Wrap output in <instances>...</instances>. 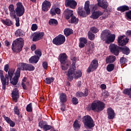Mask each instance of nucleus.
Instances as JSON below:
<instances>
[{"label":"nucleus","instance_id":"1","mask_svg":"<svg viewBox=\"0 0 131 131\" xmlns=\"http://www.w3.org/2000/svg\"><path fill=\"white\" fill-rule=\"evenodd\" d=\"M16 8L11 4L9 6V10L10 11V17H16V14L17 17H21L24 15L25 13V8L22 4V3L18 2L16 4Z\"/></svg>","mask_w":131,"mask_h":131},{"label":"nucleus","instance_id":"2","mask_svg":"<svg viewBox=\"0 0 131 131\" xmlns=\"http://www.w3.org/2000/svg\"><path fill=\"white\" fill-rule=\"evenodd\" d=\"M76 61L74 60L72 63V68H70L68 71L67 74V79L69 81H72L73 79H78L82 76V72L81 70H76L75 65Z\"/></svg>","mask_w":131,"mask_h":131},{"label":"nucleus","instance_id":"3","mask_svg":"<svg viewBox=\"0 0 131 131\" xmlns=\"http://www.w3.org/2000/svg\"><path fill=\"white\" fill-rule=\"evenodd\" d=\"M105 108V104L99 101L95 100L93 101L92 104L88 105L86 109L88 111H94V112H101Z\"/></svg>","mask_w":131,"mask_h":131},{"label":"nucleus","instance_id":"4","mask_svg":"<svg viewBox=\"0 0 131 131\" xmlns=\"http://www.w3.org/2000/svg\"><path fill=\"white\" fill-rule=\"evenodd\" d=\"M17 68L15 74V76L12 80H11V83L13 85H16L18 83V79L20 77L21 70H26L27 71V63L20 62L18 64Z\"/></svg>","mask_w":131,"mask_h":131},{"label":"nucleus","instance_id":"5","mask_svg":"<svg viewBox=\"0 0 131 131\" xmlns=\"http://www.w3.org/2000/svg\"><path fill=\"white\" fill-rule=\"evenodd\" d=\"M24 45V40L22 38H17L12 45L11 49L15 53H19L22 51Z\"/></svg>","mask_w":131,"mask_h":131},{"label":"nucleus","instance_id":"6","mask_svg":"<svg viewBox=\"0 0 131 131\" xmlns=\"http://www.w3.org/2000/svg\"><path fill=\"white\" fill-rule=\"evenodd\" d=\"M14 72H15V69H10L8 71V75H5V77L1 78L2 83L3 84V90H6V85H8L9 84V78L11 80H13L12 78L14 75Z\"/></svg>","mask_w":131,"mask_h":131},{"label":"nucleus","instance_id":"7","mask_svg":"<svg viewBox=\"0 0 131 131\" xmlns=\"http://www.w3.org/2000/svg\"><path fill=\"white\" fill-rule=\"evenodd\" d=\"M59 60L61 64L62 70H67L70 66V61L67 60V55L66 53H61L59 56Z\"/></svg>","mask_w":131,"mask_h":131},{"label":"nucleus","instance_id":"8","mask_svg":"<svg viewBox=\"0 0 131 131\" xmlns=\"http://www.w3.org/2000/svg\"><path fill=\"white\" fill-rule=\"evenodd\" d=\"M84 11L82 10V7L78 8V13L80 16H82V17H86L88 15H90L91 14V9H90V1H86L84 5Z\"/></svg>","mask_w":131,"mask_h":131},{"label":"nucleus","instance_id":"9","mask_svg":"<svg viewBox=\"0 0 131 131\" xmlns=\"http://www.w3.org/2000/svg\"><path fill=\"white\" fill-rule=\"evenodd\" d=\"M64 14L66 16V18L67 20L70 19V17H71V23H74L75 24L78 23V18H76V17L73 15V11L70 10L69 9H67L64 11Z\"/></svg>","mask_w":131,"mask_h":131},{"label":"nucleus","instance_id":"10","mask_svg":"<svg viewBox=\"0 0 131 131\" xmlns=\"http://www.w3.org/2000/svg\"><path fill=\"white\" fill-rule=\"evenodd\" d=\"M83 122L84 124V126L91 128V127H94L95 126V124H94V121L92 117L90 116H85L83 118Z\"/></svg>","mask_w":131,"mask_h":131},{"label":"nucleus","instance_id":"11","mask_svg":"<svg viewBox=\"0 0 131 131\" xmlns=\"http://www.w3.org/2000/svg\"><path fill=\"white\" fill-rule=\"evenodd\" d=\"M65 40H66L65 36L60 34L53 39V42L56 46H61L65 42Z\"/></svg>","mask_w":131,"mask_h":131},{"label":"nucleus","instance_id":"12","mask_svg":"<svg viewBox=\"0 0 131 131\" xmlns=\"http://www.w3.org/2000/svg\"><path fill=\"white\" fill-rule=\"evenodd\" d=\"M98 61H97V60L96 59H94L92 61L89 67L88 68L87 70V72H88V73H90L93 71H95V70H96V69L98 68Z\"/></svg>","mask_w":131,"mask_h":131},{"label":"nucleus","instance_id":"13","mask_svg":"<svg viewBox=\"0 0 131 131\" xmlns=\"http://www.w3.org/2000/svg\"><path fill=\"white\" fill-rule=\"evenodd\" d=\"M109 48L111 53L116 56H118L119 54V47L114 43H112L110 45Z\"/></svg>","mask_w":131,"mask_h":131},{"label":"nucleus","instance_id":"14","mask_svg":"<svg viewBox=\"0 0 131 131\" xmlns=\"http://www.w3.org/2000/svg\"><path fill=\"white\" fill-rule=\"evenodd\" d=\"M128 42V39L125 36H121L118 38V43L119 46H125Z\"/></svg>","mask_w":131,"mask_h":131},{"label":"nucleus","instance_id":"15","mask_svg":"<svg viewBox=\"0 0 131 131\" xmlns=\"http://www.w3.org/2000/svg\"><path fill=\"white\" fill-rule=\"evenodd\" d=\"M66 7H70L71 9H75L77 6V3L74 0H66Z\"/></svg>","mask_w":131,"mask_h":131},{"label":"nucleus","instance_id":"16","mask_svg":"<svg viewBox=\"0 0 131 131\" xmlns=\"http://www.w3.org/2000/svg\"><path fill=\"white\" fill-rule=\"evenodd\" d=\"M13 101L15 103L18 102L19 99V91L17 89H14L11 93Z\"/></svg>","mask_w":131,"mask_h":131},{"label":"nucleus","instance_id":"17","mask_svg":"<svg viewBox=\"0 0 131 131\" xmlns=\"http://www.w3.org/2000/svg\"><path fill=\"white\" fill-rule=\"evenodd\" d=\"M51 2L45 0L42 4V10L43 12H48L51 8Z\"/></svg>","mask_w":131,"mask_h":131},{"label":"nucleus","instance_id":"18","mask_svg":"<svg viewBox=\"0 0 131 131\" xmlns=\"http://www.w3.org/2000/svg\"><path fill=\"white\" fill-rule=\"evenodd\" d=\"M43 35H45V33L43 32L36 33L33 37V41H37V40L41 39L43 37Z\"/></svg>","mask_w":131,"mask_h":131},{"label":"nucleus","instance_id":"19","mask_svg":"<svg viewBox=\"0 0 131 131\" xmlns=\"http://www.w3.org/2000/svg\"><path fill=\"white\" fill-rule=\"evenodd\" d=\"M104 14L103 12L100 11H94L93 12L91 16V18H92V19H94V20H96L99 18V17H100V16H102Z\"/></svg>","mask_w":131,"mask_h":131},{"label":"nucleus","instance_id":"20","mask_svg":"<svg viewBox=\"0 0 131 131\" xmlns=\"http://www.w3.org/2000/svg\"><path fill=\"white\" fill-rule=\"evenodd\" d=\"M115 34H111L108 37H106L104 41H105L106 43H111V42H113L115 40Z\"/></svg>","mask_w":131,"mask_h":131},{"label":"nucleus","instance_id":"21","mask_svg":"<svg viewBox=\"0 0 131 131\" xmlns=\"http://www.w3.org/2000/svg\"><path fill=\"white\" fill-rule=\"evenodd\" d=\"M107 113L108 115L107 118L108 119H114V118L115 117V113L112 108H108L107 109Z\"/></svg>","mask_w":131,"mask_h":131},{"label":"nucleus","instance_id":"22","mask_svg":"<svg viewBox=\"0 0 131 131\" xmlns=\"http://www.w3.org/2000/svg\"><path fill=\"white\" fill-rule=\"evenodd\" d=\"M111 34V33L109 30H105L101 32V38L102 40L104 41L107 37H108V35Z\"/></svg>","mask_w":131,"mask_h":131},{"label":"nucleus","instance_id":"23","mask_svg":"<svg viewBox=\"0 0 131 131\" xmlns=\"http://www.w3.org/2000/svg\"><path fill=\"white\" fill-rule=\"evenodd\" d=\"M98 5L102 9H107L108 8V2L106 0H102V1H98Z\"/></svg>","mask_w":131,"mask_h":131},{"label":"nucleus","instance_id":"24","mask_svg":"<svg viewBox=\"0 0 131 131\" xmlns=\"http://www.w3.org/2000/svg\"><path fill=\"white\" fill-rule=\"evenodd\" d=\"M50 13L52 16H55L56 14L59 15V14H61V10L58 8H51Z\"/></svg>","mask_w":131,"mask_h":131},{"label":"nucleus","instance_id":"25","mask_svg":"<svg viewBox=\"0 0 131 131\" xmlns=\"http://www.w3.org/2000/svg\"><path fill=\"white\" fill-rule=\"evenodd\" d=\"M59 99L61 103H66V102H67V95H66V94H60L59 96Z\"/></svg>","mask_w":131,"mask_h":131},{"label":"nucleus","instance_id":"26","mask_svg":"<svg viewBox=\"0 0 131 131\" xmlns=\"http://www.w3.org/2000/svg\"><path fill=\"white\" fill-rule=\"evenodd\" d=\"M39 60V57L36 56V55H34L33 56H32L29 60V63H35V64H36L38 62V60Z\"/></svg>","mask_w":131,"mask_h":131},{"label":"nucleus","instance_id":"27","mask_svg":"<svg viewBox=\"0 0 131 131\" xmlns=\"http://www.w3.org/2000/svg\"><path fill=\"white\" fill-rule=\"evenodd\" d=\"M116 59V58L115 56L111 55L106 57L105 61L107 64H110V63H113V62H115Z\"/></svg>","mask_w":131,"mask_h":131},{"label":"nucleus","instance_id":"28","mask_svg":"<svg viewBox=\"0 0 131 131\" xmlns=\"http://www.w3.org/2000/svg\"><path fill=\"white\" fill-rule=\"evenodd\" d=\"M117 10V11H120V12L123 13V12H125V11H128V10H129V8L128 6L124 5L118 7Z\"/></svg>","mask_w":131,"mask_h":131},{"label":"nucleus","instance_id":"29","mask_svg":"<svg viewBox=\"0 0 131 131\" xmlns=\"http://www.w3.org/2000/svg\"><path fill=\"white\" fill-rule=\"evenodd\" d=\"M64 33L66 36H69L70 34L73 33V31L71 29L66 28L64 30Z\"/></svg>","mask_w":131,"mask_h":131},{"label":"nucleus","instance_id":"30","mask_svg":"<svg viewBox=\"0 0 131 131\" xmlns=\"http://www.w3.org/2000/svg\"><path fill=\"white\" fill-rule=\"evenodd\" d=\"M73 127H74L75 130H78L80 128V124L78 120H76L73 123Z\"/></svg>","mask_w":131,"mask_h":131},{"label":"nucleus","instance_id":"31","mask_svg":"<svg viewBox=\"0 0 131 131\" xmlns=\"http://www.w3.org/2000/svg\"><path fill=\"white\" fill-rule=\"evenodd\" d=\"M121 50L123 54L125 55H128V54H129V49L126 47L121 48Z\"/></svg>","mask_w":131,"mask_h":131},{"label":"nucleus","instance_id":"32","mask_svg":"<svg viewBox=\"0 0 131 131\" xmlns=\"http://www.w3.org/2000/svg\"><path fill=\"white\" fill-rule=\"evenodd\" d=\"M1 21L3 24H5V25H7V26H11V25H12V21L9 19L6 20L2 19Z\"/></svg>","mask_w":131,"mask_h":131},{"label":"nucleus","instance_id":"33","mask_svg":"<svg viewBox=\"0 0 131 131\" xmlns=\"http://www.w3.org/2000/svg\"><path fill=\"white\" fill-rule=\"evenodd\" d=\"M54 80H55V78H54V77L46 78L45 80V82L47 84H51V83H52Z\"/></svg>","mask_w":131,"mask_h":131},{"label":"nucleus","instance_id":"34","mask_svg":"<svg viewBox=\"0 0 131 131\" xmlns=\"http://www.w3.org/2000/svg\"><path fill=\"white\" fill-rule=\"evenodd\" d=\"M106 69L108 71V72H111V71H113V70H114V64H110L107 65Z\"/></svg>","mask_w":131,"mask_h":131},{"label":"nucleus","instance_id":"35","mask_svg":"<svg viewBox=\"0 0 131 131\" xmlns=\"http://www.w3.org/2000/svg\"><path fill=\"white\" fill-rule=\"evenodd\" d=\"M23 33L24 32L23 31H22V30L18 29L17 31H16L15 34L16 36H23V35H24Z\"/></svg>","mask_w":131,"mask_h":131},{"label":"nucleus","instance_id":"36","mask_svg":"<svg viewBox=\"0 0 131 131\" xmlns=\"http://www.w3.org/2000/svg\"><path fill=\"white\" fill-rule=\"evenodd\" d=\"M88 38L90 40H94L95 39V34H93L92 32L89 31L88 33Z\"/></svg>","mask_w":131,"mask_h":131},{"label":"nucleus","instance_id":"37","mask_svg":"<svg viewBox=\"0 0 131 131\" xmlns=\"http://www.w3.org/2000/svg\"><path fill=\"white\" fill-rule=\"evenodd\" d=\"M35 69V68L32 64H27V71H33Z\"/></svg>","mask_w":131,"mask_h":131},{"label":"nucleus","instance_id":"38","mask_svg":"<svg viewBox=\"0 0 131 131\" xmlns=\"http://www.w3.org/2000/svg\"><path fill=\"white\" fill-rule=\"evenodd\" d=\"M49 23L50 25H57L58 24V21L55 19H51Z\"/></svg>","mask_w":131,"mask_h":131},{"label":"nucleus","instance_id":"39","mask_svg":"<svg viewBox=\"0 0 131 131\" xmlns=\"http://www.w3.org/2000/svg\"><path fill=\"white\" fill-rule=\"evenodd\" d=\"M90 32H93V33H98V32H99V29L96 27H92L90 29Z\"/></svg>","mask_w":131,"mask_h":131},{"label":"nucleus","instance_id":"40","mask_svg":"<svg viewBox=\"0 0 131 131\" xmlns=\"http://www.w3.org/2000/svg\"><path fill=\"white\" fill-rule=\"evenodd\" d=\"M26 110L28 112H32V103L29 104L26 107Z\"/></svg>","mask_w":131,"mask_h":131},{"label":"nucleus","instance_id":"41","mask_svg":"<svg viewBox=\"0 0 131 131\" xmlns=\"http://www.w3.org/2000/svg\"><path fill=\"white\" fill-rule=\"evenodd\" d=\"M51 128H52V126L45 124V125L43 127V130L48 131V130H50V129H51Z\"/></svg>","mask_w":131,"mask_h":131},{"label":"nucleus","instance_id":"42","mask_svg":"<svg viewBox=\"0 0 131 131\" xmlns=\"http://www.w3.org/2000/svg\"><path fill=\"white\" fill-rule=\"evenodd\" d=\"M35 54L36 55V57H39V59L40 57H41V51L40 49H37L35 51Z\"/></svg>","mask_w":131,"mask_h":131},{"label":"nucleus","instance_id":"43","mask_svg":"<svg viewBox=\"0 0 131 131\" xmlns=\"http://www.w3.org/2000/svg\"><path fill=\"white\" fill-rule=\"evenodd\" d=\"M14 111L15 114H16V115H18V116L20 115V111H19V109L18 108V106H15L14 108Z\"/></svg>","mask_w":131,"mask_h":131},{"label":"nucleus","instance_id":"44","mask_svg":"<svg viewBox=\"0 0 131 131\" xmlns=\"http://www.w3.org/2000/svg\"><path fill=\"white\" fill-rule=\"evenodd\" d=\"M80 42H82L83 43L86 44L88 43V40L84 37H81L79 38Z\"/></svg>","mask_w":131,"mask_h":131},{"label":"nucleus","instance_id":"45","mask_svg":"<svg viewBox=\"0 0 131 131\" xmlns=\"http://www.w3.org/2000/svg\"><path fill=\"white\" fill-rule=\"evenodd\" d=\"M126 17L127 20H131V10L126 12Z\"/></svg>","mask_w":131,"mask_h":131},{"label":"nucleus","instance_id":"46","mask_svg":"<svg viewBox=\"0 0 131 131\" xmlns=\"http://www.w3.org/2000/svg\"><path fill=\"white\" fill-rule=\"evenodd\" d=\"M72 103L74 104V105H77V104H78V99H77V98L76 97L73 98Z\"/></svg>","mask_w":131,"mask_h":131},{"label":"nucleus","instance_id":"47","mask_svg":"<svg viewBox=\"0 0 131 131\" xmlns=\"http://www.w3.org/2000/svg\"><path fill=\"white\" fill-rule=\"evenodd\" d=\"M37 25L35 24L32 25L31 29L32 31H35L37 29Z\"/></svg>","mask_w":131,"mask_h":131},{"label":"nucleus","instance_id":"48","mask_svg":"<svg viewBox=\"0 0 131 131\" xmlns=\"http://www.w3.org/2000/svg\"><path fill=\"white\" fill-rule=\"evenodd\" d=\"M125 62H126V58H125L122 57V58H121V59H120V62L121 64H122V65H123V64H124V63H125Z\"/></svg>","mask_w":131,"mask_h":131},{"label":"nucleus","instance_id":"49","mask_svg":"<svg viewBox=\"0 0 131 131\" xmlns=\"http://www.w3.org/2000/svg\"><path fill=\"white\" fill-rule=\"evenodd\" d=\"M45 125L46 124L43 121H40L39 123V126L40 127V128H43V126H45Z\"/></svg>","mask_w":131,"mask_h":131},{"label":"nucleus","instance_id":"50","mask_svg":"<svg viewBox=\"0 0 131 131\" xmlns=\"http://www.w3.org/2000/svg\"><path fill=\"white\" fill-rule=\"evenodd\" d=\"M76 97H84L83 93L82 92H78L76 93Z\"/></svg>","mask_w":131,"mask_h":131},{"label":"nucleus","instance_id":"51","mask_svg":"<svg viewBox=\"0 0 131 131\" xmlns=\"http://www.w3.org/2000/svg\"><path fill=\"white\" fill-rule=\"evenodd\" d=\"M3 118H4L5 120H6V121L9 123V122L11 120V119H10L9 117H6V116L4 115L3 116Z\"/></svg>","mask_w":131,"mask_h":131},{"label":"nucleus","instance_id":"52","mask_svg":"<svg viewBox=\"0 0 131 131\" xmlns=\"http://www.w3.org/2000/svg\"><path fill=\"white\" fill-rule=\"evenodd\" d=\"M42 67L44 69H48V63L47 62H43L42 63Z\"/></svg>","mask_w":131,"mask_h":131},{"label":"nucleus","instance_id":"53","mask_svg":"<svg viewBox=\"0 0 131 131\" xmlns=\"http://www.w3.org/2000/svg\"><path fill=\"white\" fill-rule=\"evenodd\" d=\"M12 127L15 126V122L11 120L8 123Z\"/></svg>","mask_w":131,"mask_h":131},{"label":"nucleus","instance_id":"54","mask_svg":"<svg viewBox=\"0 0 131 131\" xmlns=\"http://www.w3.org/2000/svg\"><path fill=\"white\" fill-rule=\"evenodd\" d=\"M31 51H35L36 50V45H32L31 46Z\"/></svg>","mask_w":131,"mask_h":131},{"label":"nucleus","instance_id":"55","mask_svg":"<svg viewBox=\"0 0 131 131\" xmlns=\"http://www.w3.org/2000/svg\"><path fill=\"white\" fill-rule=\"evenodd\" d=\"M13 19H15L16 22H20V18L19 17H17V14H15V17H11Z\"/></svg>","mask_w":131,"mask_h":131},{"label":"nucleus","instance_id":"56","mask_svg":"<svg viewBox=\"0 0 131 131\" xmlns=\"http://www.w3.org/2000/svg\"><path fill=\"white\" fill-rule=\"evenodd\" d=\"M89 95V90L88 89H85L84 92L83 93L84 97H86Z\"/></svg>","mask_w":131,"mask_h":131},{"label":"nucleus","instance_id":"57","mask_svg":"<svg viewBox=\"0 0 131 131\" xmlns=\"http://www.w3.org/2000/svg\"><path fill=\"white\" fill-rule=\"evenodd\" d=\"M4 70L6 72H8L9 71V64H6L4 67Z\"/></svg>","mask_w":131,"mask_h":131},{"label":"nucleus","instance_id":"58","mask_svg":"<svg viewBox=\"0 0 131 131\" xmlns=\"http://www.w3.org/2000/svg\"><path fill=\"white\" fill-rule=\"evenodd\" d=\"M84 46H85V43H82L81 42H79V48H84Z\"/></svg>","mask_w":131,"mask_h":131},{"label":"nucleus","instance_id":"59","mask_svg":"<svg viewBox=\"0 0 131 131\" xmlns=\"http://www.w3.org/2000/svg\"><path fill=\"white\" fill-rule=\"evenodd\" d=\"M91 49H94L95 48V43L93 42H91L90 43Z\"/></svg>","mask_w":131,"mask_h":131},{"label":"nucleus","instance_id":"60","mask_svg":"<svg viewBox=\"0 0 131 131\" xmlns=\"http://www.w3.org/2000/svg\"><path fill=\"white\" fill-rule=\"evenodd\" d=\"M107 17H108V16L107 15H103L102 16V17H100V20H103L104 19H106V18H107Z\"/></svg>","mask_w":131,"mask_h":131},{"label":"nucleus","instance_id":"61","mask_svg":"<svg viewBox=\"0 0 131 131\" xmlns=\"http://www.w3.org/2000/svg\"><path fill=\"white\" fill-rule=\"evenodd\" d=\"M100 88L102 90H106V85H105V84H102Z\"/></svg>","mask_w":131,"mask_h":131},{"label":"nucleus","instance_id":"62","mask_svg":"<svg viewBox=\"0 0 131 131\" xmlns=\"http://www.w3.org/2000/svg\"><path fill=\"white\" fill-rule=\"evenodd\" d=\"M0 76H1V78H3V77H4V72L2 70H0Z\"/></svg>","mask_w":131,"mask_h":131},{"label":"nucleus","instance_id":"63","mask_svg":"<svg viewBox=\"0 0 131 131\" xmlns=\"http://www.w3.org/2000/svg\"><path fill=\"white\" fill-rule=\"evenodd\" d=\"M92 10L93 11H96V10H97V6H96V5H92Z\"/></svg>","mask_w":131,"mask_h":131},{"label":"nucleus","instance_id":"64","mask_svg":"<svg viewBox=\"0 0 131 131\" xmlns=\"http://www.w3.org/2000/svg\"><path fill=\"white\" fill-rule=\"evenodd\" d=\"M127 35H131V31L129 30L127 31Z\"/></svg>","mask_w":131,"mask_h":131}]
</instances>
